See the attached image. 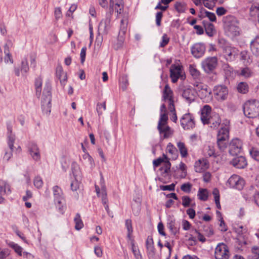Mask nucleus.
I'll list each match as a JSON object with an SVG mask.
<instances>
[{"mask_svg": "<svg viewBox=\"0 0 259 259\" xmlns=\"http://www.w3.org/2000/svg\"><path fill=\"white\" fill-rule=\"evenodd\" d=\"M224 27L226 34L232 38L241 34V29L237 19L233 16H227L224 18Z\"/></svg>", "mask_w": 259, "mask_h": 259, "instance_id": "obj_1", "label": "nucleus"}, {"mask_svg": "<svg viewBox=\"0 0 259 259\" xmlns=\"http://www.w3.org/2000/svg\"><path fill=\"white\" fill-rule=\"evenodd\" d=\"M243 112L248 118L259 117V102L254 100L246 102L244 105Z\"/></svg>", "mask_w": 259, "mask_h": 259, "instance_id": "obj_2", "label": "nucleus"}, {"mask_svg": "<svg viewBox=\"0 0 259 259\" xmlns=\"http://www.w3.org/2000/svg\"><path fill=\"white\" fill-rule=\"evenodd\" d=\"M51 87L49 83H47L44 89L41 100V108L42 112L46 115H49L51 109Z\"/></svg>", "mask_w": 259, "mask_h": 259, "instance_id": "obj_3", "label": "nucleus"}, {"mask_svg": "<svg viewBox=\"0 0 259 259\" xmlns=\"http://www.w3.org/2000/svg\"><path fill=\"white\" fill-rule=\"evenodd\" d=\"M167 120L166 117L162 115L158 123L157 128L160 134L163 135L164 138H167L172 134V131L167 125Z\"/></svg>", "mask_w": 259, "mask_h": 259, "instance_id": "obj_4", "label": "nucleus"}, {"mask_svg": "<svg viewBox=\"0 0 259 259\" xmlns=\"http://www.w3.org/2000/svg\"><path fill=\"white\" fill-rule=\"evenodd\" d=\"M218 65V59L216 57H208L201 62V66L204 71L209 74L212 73Z\"/></svg>", "mask_w": 259, "mask_h": 259, "instance_id": "obj_5", "label": "nucleus"}, {"mask_svg": "<svg viewBox=\"0 0 259 259\" xmlns=\"http://www.w3.org/2000/svg\"><path fill=\"white\" fill-rule=\"evenodd\" d=\"M227 185L232 188L239 190H242L244 185L245 181L243 178L237 175H233L228 179Z\"/></svg>", "mask_w": 259, "mask_h": 259, "instance_id": "obj_6", "label": "nucleus"}, {"mask_svg": "<svg viewBox=\"0 0 259 259\" xmlns=\"http://www.w3.org/2000/svg\"><path fill=\"white\" fill-rule=\"evenodd\" d=\"M215 259H229L230 253L227 246L224 243H219L215 249Z\"/></svg>", "mask_w": 259, "mask_h": 259, "instance_id": "obj_7", "label": "nucleus"}, {"mask_svg": "<svg viewBox=\"0 0 259 259\" xmlns=\"http://www.w3.org/2000/svg\"><path fill=\"white\" fill-rule=\"evenodd\" d=\"M180 122L185 130L193 129L195 126L194 116L190 113L185 114L181 118Z\"/></svg>", "mask_w": 259, "mask_h": 259, "instance_id": "obj_8", "label": "nucleus"}, {"mask_svg": "<svg viewBox=\"0 0 259 259\" xmlns=\"http://www.w3.org/2000/svg\"><path fill=\"white\" fill-rule=\"evenodd\" d=\"M196 95L202 99L209 98L211 95V90L207 85L202 83H198L194 85Z\"/></svg>", "mask_w": 259, "mask_h": 259, "instance_id": "obj_9", "label": "nucleus"}, {"mask_svg": "<svg viewBox=\"0 0 259 259\" xmlns=\"http://www.w3.org/2000/svg\"><path fill=\"white\" fill-rule=\"evenodd\" d=\"M213 94L215 98L219 101H223L227 99L228 96V90L225 85L214 87Z\"/></svg>", "mask_w": 259, "mask_h": 259, "instance_id": "obj_10", "label": "nucleus"}, {"mask_svg": "<svg viewBox=\"0 0 259 259\" xmlns=\"http://www.w3.org/2000/svg\"><path fill=\"white\" fill-rule=\"evenodd\" d=\"M111 14H107L106 17L99 23L98 32L101 34H107L110 28Z\"/></svg>", "mask_w": 259, "mask_h": 259, "instance_id": "obj_11", "label": "nucleus"}, {"mask_svg": "<svg viewBox=\"0 0 259 259\" xmlns=\"http://www.w3.org/2000/svg\"><path fill=\"white\" fill-rule=\"evenodd\" d=\"M242 148V142L238 138L233 139L229 145V153L232 155L239 154Z\"/></svg>", "mask_w": 259, "mask_h": 259, "instance_id": "obj_12", "label": "nucleus"}, {"mask_svg": "<svg viewBox=\"0 0 259 259\" xmlns=\"http://www.w3.org/2000/svg\"><path fill=\"white\" fill-rule=\"evenodd\" d=\"M237 48L229 45H227L223 48V53L225 59L227 61L234 60L238 54Z\"/></svg>", "mask_w": 259, "mask_h": 259, "instance_id": "obj_13", "label": "nucleus"}, {"mask_svg": "<svg viewBox=\"0 0 259 259\" xmlns=\"http://www.w3.org/2000/svg\"><path fill=\"white\" fill-rule=\"evenodd\" d=\"M205 46L203 43L198 42L194 44L191 48V51L192 55L196 58L201 57L205 52Z\"/></svg>", "mask_w": 259, "mask_h": 259, "instance_id": "obj_14", "label": "nucleus"}, {"mask_svg": "<svg viewBox=\"0 0 259 259\" xmlns=\"http://www.w3.org/2000/svg\"><path fill=\"white\" fill-rule=\"evenodd\" d=\"M182 95L186 101L188 103H190L195 100L196 92L195 91V89H193L190 87H185L182 90Z\"/></svg>", "mask_w": 259, "mask_h": 259, "instance_id": "obj_15", "label": "nucleus"}, {"mask_svg": "<svg viewBox=\"0 0 259 259\" xmlns=\"http://www.w3.org/2000/svg\"><path fill=\"white\" fill-rule=\"evenodd\" d=\"M163 100L168 103V106L171 110H174L173 92L168 84L165 85L163 92Z\"/></svg>", "mask_w": 259, "mask_h": 259, "instance_id": "obj_16", "label": "nucleus"}, {"mask_svg": "<svg viewBox=\"0 0 259 259\" xmlns=\"http://www.w3.org/2000/svg\"><path fill=\"white\" fill-rule=\"evenodd\" d=\"M170 76L172 82H176L180 77H182V70L180 65H172L170 68Z\"/></svg>", "mask_w": 259, "mask_h": 259, "instance_id": "obj_17", "label": "nucleus"}, {"mask_svg": "<svg viewBox=\"0 0 259 259\" xmlns=\"http://www.w3.org/2000/svg\"><path fill=\"white\" fill-rule=\"evenodd\" d=\"M123 9V3L122 0H116L115 3L113 0H110V13H112L114 10H115L117 15L121 14Z\"/></svg>", "mask_w": 259, "mask_h": 259, "instance_id": "obj_18", "label": "nucleus"}, {"mask_svg": "<svg viewBox=\"0 0 259 259\" xmlns=\"http://www.w3.org/2000/svg\"><path fill=\"white\" fill-rule=\"evenodd\" d=\"M225 122V126L222 127L218 132L217 141H228L229 131L228 125L229 122L228 120Z\"/></svg>", "mask_w": 259, "mask_h": 259, "instance_id": "obj_19", "label": "nucleus"}, {"mask_svg": "<svg viewBox=\"0 0 259 259\" xmlns=\"http://www.w3.org/2000/svg\"><path fill=\"white\" fill-rule=\"evenodd\" d=\"M221 122L220 115L218 113H213L206 124H209L210 127L212 128H217L220 125Z\"/></svg>", "mask_w": 259, "mask_h": 259, "instance_id": "obj_20", "label": "nucleus"}, {"mask_svg": "<svg viewBox=\"0 0 259 259\" xmlns=\"http://www.w3.org/2000/svg\"><path fill=\"white\" fill-rule=\"evenodd\" d=\"M195 170L197 172H202L209 167V162L206 159H199L195 163Z\"/></svg>", "mask_w": 259, "mask_h": 259, "instance_id": "obj_21", "label": "nucleus"}, {"mask_svg": "<svg viewBox=\"0 0 259 259\" xmlns=\"http://www.w3.org/2000/svg\"><path fill=\"white\" fill-rule=\"evenodd\" d=\"M29 69L28 61L26 58H23L21 62L20 70L19 68L15 67L14 69L15 74L19 76L20 75V70L22 73H26Z\"/></svg>", "mask_w": 259, "mask_h": 259, "instance_id": "obj_22", "label": "nucleus"}, {"mask_svg": "<svg viewBox=\"0 0 259 259\" xmlns=\"http://www.w3.org/2000/svg\"><path fill=\"white\" fill-rule=\"evenodd\" d=\"M231 163L237 168H244L247 165L246 159L243 156H238L234 158Z\"/></svg>", "mask_w": 259, "mask_h": 259, "instance_id": "obj_23", "label": "nucleus"}, {"mask_svg": "<svg viewBox=\"0 0 259 259\" xmlns=\"http://www.w3.org/2000/svg\"><path fill=\"white\" fill-rule=\"evenodd\" d=\"M29 152L33 159L35 161L39 160L40 154L37 145L35 143H31L29 147Z\"/></svg>", "mask_w": 259, "mask_h": 259, "instance_id": "obj_24", "label": "nucleus"}, {"mask_svg": "<svg viewBox=\"0 0 259 259\" xmlns=\"http://www.w3.org/2000/svg\"><path fill=\"white\" fill-rule=\"evenodd\" d=\"M211 114V107L208 105H205L201 110V120L203 124H206L209 119Z\"/></svg>", "mask_w": 259, "mask_h": 259, "instance_id": "obj_25", "label": "nucleus"}, {"mask_svg": "<svg viewBox=\"0 0 259 259\" xmlns=\"http://www.w3.org/2000/svg\"><path fill=\"white\" fill-rule=\"evenodd\" d=\"M12 44L11 42L7 43L4 46V53L5 54V56L4 57V61L6 63H10L12 64L13 63V60L12 55L10 52V48Z\"/></svg>", "mask_w": 259, "mask_h": 259, "instance_id": "obj_26", "label": "nucleus"}, {"mask_svg": "<svg viewBox=\"0 0 259 259\" xmlns=\"http://www.w3.org/2000/svg\"><path fill=\"white\" fill-rule=\"evenodd\" d=\"M203 153L205 156L208 157H216L218 155L215 152L214 146L211 144H207L204 146Z\"/></svg>", "mask_w": 259, "mask_h": 259, "instance_id": "obj_27", "label": "nucleus"}, {"mask_svg": "<svg viewBox=\"0 0 259 259\" xmlns=\"http://www.w3.org/2000/svg\"><path fill=\"white\" fill-rule=\"evenodd\" d=\"M8 144L11 149H13L14 143L15 141V135L12 133V127L8 125Z\"/></svg>", "mask_w": 259, "mask_h": 259, "instance_id": "obj_28", "label": "nucleus"}, {"mask_svg": "<svg viewBox=\"0 0 259 259\" xmlns=\"http://www.w3.org/2000/svg\"><path fill=\"white\" fill-rule=\"evenodd\" d=\"M250 49L255 55H259V36H256L251 41Z\"/></svg>", "mask_w": 259, "mask_h": 259, "instance_id": "obj_29", "label": "nucleus"}, {"mask_svg": "<svg viewBox=\"0 0 259 259\" xmlns=\"http://www.w3.org/2000/svg\"><path fill=\"white\" fill-rule=\"evenodd\" d=\"M165 159L166 160L162 166L160 168V171H161V175L164 177L168 175L169 171L170 168L171 166V164L166 156H165Z\"/></svg>", "mask_w": 259, "mask_h": 259, "instance_id": "obj_30", "label": "nucleus"}, {"mask_svg": "<svg viewBox=\"0 0 259 259\" xmlns=\"http://www.w3.org/2000/svg\"><path fill=\"white\" fill-rule=\"evenodd\" d=\"M127 15L126 14H124V17L122 19L120 22V30H119V34L121 35V37L122 35H124L127 29Z\"/></svg>", "mask_w": 259, "mask_h": 259, "instance_id": "obj_31", "label": "nucleus"}, {"mask_svg": "<svg viewBox=\"0 0 259 259\" xmlns=\"http://www.w3.org/2000/svg\"><path fill=\"white\" fill-rule=\"evenodd\" d=\"M53 190L55 197V201L58 203H61L62 199V192L61 189L57 186H56L53 187Z\"/></svg>", "mask_w": 259, "mask_h": 259, "instance_id": "obj_32", "label": "nucleus"}, {"mask_svg": "<svg viewBox=\"0 0 259 259\" xmlns=\"http://www.w3.org/2000/svg\"><path fill=\"white\" fill-rule=\"evenodd\" d=\"M11 193L10 187L8 184L5 181L0 183V194L1 195H8Z\"/></svg>", "mask_w": 259, "mask_h": 259, "instance_id": "obj_33", "label": "nucleus"}, {"mask_svg": "<svg viewBox=\"0 0 259 259\" xmlns=\"http://www.w3.org/2000/svg\"><path fill=\"white\" fill-rule=\"evenodd\" d=\"M237 90L240 93L246 94L248 92L249 87L246 82H240L237 85Z\"/></svg>", "mask_w": 259, "mask_h": 259, "instance_id": "obj_34", "label": "nucleus"}, {"mask_svg": "<svg viewBox=\"0 0 259 259\" xmlns=\"http://www.w3.org/2000/svg\"><path fill=\"white\" fill-rule=\"evenodd\" d=\"M189 72L194 78H198L200 75V71L197 69L195 65L191 64L189 65Z\"/></svg>", "mask_w": 259, "mask_h": 259, "instance_id": "obj_35", "label": "nucleus"}, {"mask_svg": "<svg viewBox=\"0 0 259 259\" xmlns=\"http://www.w3.org/2000/svg\"><path fill=\"white\" fill-rule=\"evenodd\" d=\"M72 172L74 179H81V171L78 165L76 163H73L72 165Z\"/></svg>", "mask_w": 259, "mask_h": 259, "instance_id": "obj_36", "label": "nucleus"}, {"mask_svg": "<svg viewBox=\"0 0 259 259\" xmlns=\"http://www.w3.org/2000/svg\"><path fill=\"white\" fill-rule=\"evenodd\" d=\"M146 247L149 253L152 255L154 253V247L153 245V241L151 237H148L146 240Z\"/></svg>", "mask_w": 259, "mask_h": 259, "instance_id": "obj_37", "label": "nucleus"}, {"mask_svg": "<svg viewBox=\"0 0 259 259\" xmlns=\"http://www.w3.org/2000/svg\"><path fill=\"white\" fill-rule=\"evenodd\" d=\"M198 198L202 201H206L207 199L208 192L207 189L200 188L197 194Z\"/></svg>", "mask_w": 259, "mask_h": 259, "instance_id": "obj_38", "label": "nucleus"}, {"mask_svg": "<svg viewBox=\"0 0 259 259\" xmlns=\"http://www.w3.org/2000/svg\"><path fill=\"white\" fill-rule=\"evenodd\" d=\"M167 228L174 235H176L179 232V228L176 225L174 220H170L167 223Z\"/></svg>", "mask_w": 259, "mask_h": 259, "instance_id": "obj_39", "label": "nucleus"}, {"mask_svg": "<svg viewBox=\"0 0 259 259\" xmlns=\"http://www.w3.org/2000/svg\"><path fill=\"white\" fill-rule=\"evenodd\" d=\"M166 151L169 154H171L172 159H176L178 156L177 151L171 144L169 143L168 144L166 147Z\"/></svg>", "mask_w": 259, "mask_h": 259, "instance_id": "obj_40", "label": "nucleus"}, {"mask_svg": "<svg viewBox=\"0 0 259 259\" xmlns=\"http://www.w3.org/2000/svg\"><path fill=\"white\" fill-rule=\"evenodd\" d=\"M177 146L183 157H186L188 155L187 149L185 144L181 142L177 143Z\"/></svg>", "mask_w": 259, "mask_h": 259, "instance_id": "obj_41", "label": "nucleus"}, {"mask_svg": "<svg viewBox=\"0 0 259 259\" xmlns=\"http://www.w3.org/2000/svg\"><path fill=\"white\" fill-rule=\"evenodd\" d=\"M175 8L178 12L184 13L186 10L187 6L186 3L183 2H177Z\"/></svg>", "mask_w": 259, "mask_h": 259, "instance_id": "obj_42", "label": "nucleus"}, {"mask_svg": "<svg viewBox=\"0 0 259 259\" xmlns=\"http://www.w3.org/2000/svg\"><path fill=\"white\" fill-rule=\"evenodd\" d=\"M256 194L255 193L253 189H250L247 191L245 193L243 194L244 198L249 202L253 201H254V196L256 195Z\"/></svg>", "mask_w": 259, "mask_h": 259, "instance_id": "obj_43", "label": "nucleus"}, {"mask_svg": "<svg viewBox=\"0 0 259 259\" xmlns=\"http://www.w3.org/2000/svg\"><path fill=\"white\" fill-rule=\"evenodd\" d=\"M253 74V72L248 67H244L241 69L239 75L248 78L251 76Z\"/></svg>", "mask_w": 259, "mask_h": 259, "instance_id": "obj_44", "label": "nucleus"}, {"mask_svg": "<svg viewBox=\"0 0 259 259\" xmlns=\"http://www.w3.org/2000/svg\"><path fill=\"white\" fill-rule=\"evenodd\" d=\"M83 158L85 160L88 164V166L90 167L91 169H93L95 167V163L92 157L88 154L85 153L83 155Z\"/></svg>", "mask_w": 259, "mask_h": 259, "instance_id": "obj_45", "label": "nucleus"}, {"mask_svg": "<svg viewBox=\"0 0 259 259\" xmlns=\"http://www.w3.org/2000/svg\"><path fill=\"white\" fill-rule=\"evenodd\" d=\"M206 34L210 37L213 36L215 33L214 25L211 23H208L205 26Z\"/></svg>", "mask_w": 259, "mask_h": 259, "instance_id": "obj_46", "label": "nucleus"}, {"mask_svg": "<svg viewBox=\"0 0 259 259\" xmlns=\"http://www.w3.org/2000/svg\"><path fill=\"white\" fill-rule=\"evenodd\" d=\"M74 220L75 223V229L77 230H80L83 227V224L80 219V216L78 213L76 214Z\"/></svg>", "mask_w": 259, "mask_h": 259, "instance_id": "obj_47", "label": "nucleus"}, {"mask_svg": "<svg viewBox=\"0 0 259 259\" xmlns=\"http://www.w3.org/2000/svg\"><path fill=\"white\" fill-rule=\"evenodd\" d=\"M212 194L214 196V199L216 206L218 209H221V204L220 202V193L219 191L217 188L213 190Z\"/></svg>", "mask_w": 259, "mask_h": 259, "instance_id": "obj_48", "label": "nucleus"}, {"mask_svg": "<svg viewBox=\"0 0 259 259\" xmlns=\"http://www.w3.org/2000/svg\"><path fill=\"white\" fill-rule=\"evenodd\" d=\"M9 246L12 248L19 256L22 255V248L18 244L12 242L9 243Z\"/></svg>", "mask_w": 259, "mask_h": 259, "instance_id": "obj_49", "label": "nucleus"}, {"mask_svg": "<svg viewBox=\"0 0 259 259\" xmlns=\"http://www.w3.org/2000/svg\"><path fill=\"white\" fill-rule=\"evenodd\" d=\"M42 80L40 78H38L35 82V86L36 90V94L37 96L39 97L41 91Z\"/></svg>", "mask_w": 259, "mask_h": 259, "instance_id": "obj_50", "label": "nucleus"}, {"mask_svg": "<svg viewBox=\"0 0 259 259\" xmlns=\"http://www.w3.org/2000/svg\"><path fill=\"white\" fill-rule=\"evenodd\" d=\"M81 179H74V180L72 181L70 187L72 191H77L79 189L80 187V181Z\"/></svg>", "mask_w": 259, "mask_h": 259, "instance_id": "obj_51", "label": "nucleus"}, {"mask_svg": "<svg viewBox=\"0 0 259 259\" xmlns=\"http://www.w3.org/2000/svg\"><path fill=\"white\" fill-rule=\"evenodd\" d=\"M125 226L127 230V238L131 240L132 239V234L133 233V227L132 221L131 220H127L125 221Z\"/></svg>", "mask_w": 259, "mask_h": 259, "instance_id": "obj_52", "label": "nucleus"}, {"mask_svg": "<svg viewBox=\"0 0 259 259\" xmlns=\"http://www.w3.org/2000/svg\"><path fill=\"white\" fill-rule=\"evenodd\" d=\"M235 231L238 234L239 236H243L247 233V229L243 226H237L234 228Z\"/></svg>", "mask_w": 259, "mask_h": 259, "instance_id": "obj_53", "label": "nucleus"}, {"mask_svg": "<svg viewBox=\"0 0 259 259\" xmlns=\"http://www.w3.org/2000/svg\"><path fill=\"white\" fill-rule=\"evenodd\" d=\"M178 169L182 171L180 177L181 178H184L187 176V166L183 162H181L179 164V166L177 167Z\"/></svg>", "mask_w": 259, "mask_h": 259, "instance_id": "obj_54", "label": "nucleus"}, {"mask_svg": "<svg viewBox=\"0 0 259 259\" xmlns=\"http://www.w3.org/2000/svg\"><path fill=\"white\" fill-rule=\"evenodd\" d=\"M106 109V102H104L102 103H98L97 105L96 110L98 114V115L100 116L103 114V113L104 111H105Z\"/></svg>", "mask_w": 259, "mask_h": 259, "instance_id": "obj_55", "label": "nucleus"}, {"mask_svg": "<svg viewBox=\"0 0 259 259\" xmlns=\"http://www.w3.org/2000/svg\"><path fill=\"white\" fill-rule=\"evenodd\" d=\"M241 59L243 61L244 64H249L251 62L248 53L246 51H242L240 53Z\"/></svg>", "mask_w": 259, "mask_h": 259, "instance_id": "obj_56", "label": "nucleus"}, {"mask_svg": "<svg viewBox=\"0 0 259 259\" xmlns=\"http://www.w3.org/2000/svg\"><path fill=\"white\" fill-rule=\"evenodd\" d=\"M33 184L36 188L40 189L43 185L42 179L39 176L35 177L33 181Z\"/></svg>", "mask_w": 259, "mask_h": 259, "instance_id": "obj_57", "label": "nucleus"}, {"mask_svg": "<svg viewBox=\"0 0 259 259\" xmlns=\"http://www.w3.org/2000/svg\"><path fill=\"white\" fill-rule=\"evenodd\" d=\"M182 205L184 206V207H187L191 205V199L189 196H184L182 197Z\"/></svg>", "mask_w": 259, "mask_h": 259, "instance_id": "obj_58", "label": "nucleus"}, {"mask_svg": "<svg viewBox=\"0 0 259 259\" xmlns=\"http://www.w3.org/2000/svg\"><path fill=\"white\" fill-rule=\"evenodd\" d=\"M202 4L209 9H212L214 6V0H203Z\"/></svg>", "mask_w": 259, "mask_h": 259, "instance_id": "obj_59", "label": "nucleus"}, {"mask_svg": "<svg viewBox=\"0 0 259 259\" xmlns=\"http://www.w3.org/2000/svg\"><path fill=\"white\" fill-rule=\"evenodd\" d=\"M204 14L205 17H207L210 21L214 22L216 21V16L213 13L204 10Z\"/></svg>", "mask_w": 259, "mask_h": 259, "instance_id": "obj_60", "label": "nucleus"}, {"mask_svg": "<svg viewBox=\"0 0 259 259\" xmlns=\"http://www.w3.org/2000/svg\"><path fill=\"white\" fill-rule=\"evenodd\" d=\"M250 154L254 159L256 161H259V151L256 149L252 148L250 151Z\"/></svg>", "mask_w": 259, "mask_h": 259, "instance_id": "obj_61", "label": "nucleus"}, {"mask_svg": "<svg viewBox=\"0 0 259 259\" xmlns=\"http://www.w3.org/2000/svg\"><path fill=\"white\" fill-rule=\"evenodd\" d=\"M175 188V184H171L169 185H161L160 186V190L162 191H174Z\"/></svg>", "mask_w": 259, "mask_h": 259, "instance_id": "obj_62", "label": "nucleus"}, {"mask_svg": "<svg viewBox=\"0 0 259 259\" xmlns=\"http://www.w3.org/2000/svg\"><path fill=\"white\" fill-rule=\"evenodd\" d=\"M191 188L192 185L189 183L183 184L181 187L182 191L186 193H189L191 191Z\"/></svg>", "mask_w": 259, "mask_h": 259, "instance_id": "obj_63", "label": "nucleus"}, {"mask_svg": "<svg viewBox=\"0 0 259 259\" xmlns=\"http://www.w3.org/2000/svg\"><path fill=\"white\" fill-rule=\"evenodd\" d=\"M10 254V250L8 249H2L0 248V259L6 258Z\"/></svg>", "mask_w": 259, "mask_h": 259, "instance_id": "obj_64", "label": "nucleus"}]
</instances>
